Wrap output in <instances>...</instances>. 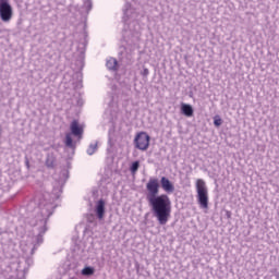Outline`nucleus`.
Wrapping results in <instances>:
<instances>
[{
  "label": "nucleus",
  "mask_w": 279,
  "mask_h": 279,
  "mask_svg": "<svg viewBox=\"0 0 279 279\" xmlns=\"http://www.w3.org/2000/svg\"><path fill=\"white\" fill-rule=\"evenodd\" d=\"M160 193V181L150 178L146 183V199L153 208V213L160 226H167L171 219V199L167 194Z\"/></svg>",
  "instance_id": "nucleus-1"
},
{
  "label": "nucleus",
  "mask_w": 279,
  "mask_h": 279,
  "mask_svg": "<svg viewBox=\"0 0 279 279\" xmlns=\"http://www.w3.org/2000/svg\"><path fill=\"white\" fill-rule=\"evenodd\" d=\"M197 202L201 208H208V187L203 179L196 181Z\"/></svg>",
  "instance_id": "nucleus-2"
},
{
  "label": "nucleus",
  "mask_w": 279,
  "mask_h": 279,
  "mask_svg": "<svg viewBox=\"0 0 279 279\" xmlns=\"http://www.w3.org/2000/svg\"><path fill=\"white\" fill-rule=\"evenodd\" d=\"M12 5L8 0H0V19L3 23H10L13 16Z\"/></svg>",
  "instance_id": "nucleus-3"
},
{
  "label": "nucleus",
  "mask_w": 279,
  "mask_h": 279,
  "mask_svg": "<svg viewBox=\"0 0 279 279\" xmlns=\"http://www.w3.org/2000/svg\"><path fill=\"white\" fill-rule=\"evenodd\" d=\"M149 141L150 137L147 133L140 132L134 140L135 147L141 149V151H147V149H149Z\"/></svg>",
  "instance_id": "nucleus-4"
},
{
  "label": "nucleus",
  "mask_w": 279,
  "mask_h": 279,
  "mask_svg": "<svg viewBox=\"0 0 279 279\" xmlns=\"http://www.w3.org/2000/svg\"><path fill=\"white\" fill-rule=\"evenodd\" d=\"M70 130L73 136H78V138H82V134H84V128L80 125V122L77 120H73L70 124Z\"/></svg>",
  "instance_id": "nucleus-5"
},
{
  "label": "nucleus",
  "mask_w": 279,
  "mask_h": 279,
  "mask_svg": "<svg viewBox=\"0 0 279 279\" xmlns=\"http://www.w3.org/2000/svg\"><path fill=\"white\" fill-rule=\"evenodd\" d=\"M160 184L165 193H173V191H175V186H173V183H171L167 177L160 179Z\"/></svg>",
  "instance_id": "nucleus-6"
},
{
  "label": "nucleus",
  "mask_w": 279,
  "mask_h": 279,
  "mask_svg": "<svg viewBox=\"0 0 279 279\" xmlns=\"http://www.w3.org/2000/svg\"><path fill=\"white\" fill-rule=\"evenodd\" d=\"M96 213L98 219H104V215H106V202H104V199L98 201L96 206Z\"/></svg>",
  "instance_id": "nucleus-7"
},
{
  "label": "nucleus",
  "mask_w": 279,
  "mask_h": 279,
  "mask_svg": "<svg viewBox=\"0 0 279 279\" xmlns=\"http://www.w3.org/2000/svg\"><path fill=\"white\" fill-rule=\"evenodd\" d=\"M181 112L184 114V117H193V106L187 105V104H181Z\"/></svg>",
  "instance_id": "nucleus-8"
},
{
  "label": "nucleus",
  "mask_w": 279,
  "mask_h": 279,
  "mask_svg": "<svg viewBox=\"0 0 279 279\" xmlns=\"http://www.w3.org/2000/svg\"><path fill=\"white\" fill-rule=\"evenodd\" d=\"M107 66L111 71H114V69H117V59H110L109 61H107Z\"/></svg>",
  "instance_id": "nucleus-9"
},
{
  "label": "nucleus",
  "mask_w": 279,
  "mask_h": 279,
  "mask_svg": "<svg viewBox=\"0 0 279 279\" xmlns=\"http://www.w3.org/2000/svg\"><path fill=\"white\" fill-rule=\"evenodd\" d=\"M138 167H141V162L134 161L130 168L131 173H133V174L136 173V171H138Z\"/></svg>",
  "instance_id": "nucleus-10"
},
{
  "label": "nucleus",
  "mask_w": 279,
  "mask_h": 279,
  "mask_svg": "<svg viewBox=\"0 0 279 279\" xmlns=\"http://www.w3.org/2000/svg\"><path fill=\"white\" fill-rule=\"evenodd\" d=\"M65 145L66 147H73V137L71 136V133L65 135Z\"/></svg>",
  "instance_id": "nucleus-11"
},
{
  "label": "nucleus",
  "mask_w": 279,
  "mask_h": 279,
  "mask_svg": "<svg viewBox=\"0 0 279 279\" xmlns=\"http://www.w3.org/2000/svg\"><path fill=\"white\" fill-rule=\"evenodd\" d=\"M83 276H93L95 274V269L90 268V267H85L82 270Z\"/></svg>",
  "instance_id": "nucleus-12"
},
{
  "label": "nucleus",
  "mask_w": 279,
  "mask_h": 279,
  "mask_svg": "<svg viewBox=\"0 0 279 279\" xmlns=\"http://www.w3.org/2000/svg\"><path fill=\"white\" fill-rule=\"evenodd\" d=\"M96 151H97V144L89 145V147L87 149L88 156H93V154H95Z\"/></svg>",
  "instance_id": "nucleus-13"
},
{
  "label": "nucleus",
  "mask_w": 279,
  "mask_h": 279,
  "mask_svg": "<svg viewBox=\"0 0 279 279\" xmlns=\"http://www.w3.org/2000/svg\"><path fill=\"white\" fill-rule=\"evenodd\" d=\"M223 123V120H221V118H219V116H216L214 118V125H216V128H219V125H221Z\"/></svg>",
  "instance_id": "nucleus-14"
},
{
  "label": "nucleus",
  "mask_w": 279,
  "mask_h": 279,
  "mask_svg": "<svg viewBox=\"0 0 279 279\" xmlns=\"http://www.w3.org/2000/svg\"><path fill=\"white\" fill-rule=\"evenodd\" d=\"M142 75H143L144 77H147V75H149V69L145 68V69L143 70V72H142Z\"/></svg>",
  "instance_id": "nucleus-15"
},
{
  "label": "nucleus",
  "mask_w": 279,
  "mask_h": 279,
  "mask_svg": "<svg viewBox=\"0 0 279 279\" xmlns=\"http://www.w3.org/2000/svg\"><path fill=\"white\" fill-rule=\"evenodd\" d=\"M226 215H227L228 219H230L232 217V213L231 211H227Z\"/></svg>",
  "instance_id": "nucleus-16"
}]
</instances>
